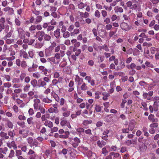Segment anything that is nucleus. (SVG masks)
Instances as JSON below:
<instances>
[{"instance_id":"nucleus-35","label":"nucleus","mask_w":159,"mask_h":159,"mask_svg":"<svg viewBox=\"0 0 159 159\" xmlns=\"http://www.w3.org/2000/svg\"><path fill=\"white\" fill-rule=\"evenodd\" d=\"M34 51L33 49H31L29 50L28 52V54L29 57L31 58H33L34 55Z\"/></svg>"},{"instance_id":"nucleus-36","label":"nucleus","mask_w":159,"mask_h":159,"mask_svg":"<svg viewBox=\"0 0 159 159\" xmlns=\"http://www.w3.org/2000/svg\"><path fill=\"white\" fill-rule=\"evenodd\" d=\"M8 135L10 137L13 139L14 136L15 135V131L14 130L12 131H9L8 132Z\"/></svg>"},{"instance_id":"nucleus-39","label":"nucleus","mask_w":159,"mask_h":159,"mask_svg":"<svg viewBox=\"0 0 159 159\" xmlns=\"http://www.w3.org/2000/svg\"><path fill=\"white\" fill-rule=\"evenodd\" d=\"M17 124L22 128H25V122L23 121H19L17 122Z\"/></svg>"},{"instance_id":"nucleus-21","label":"nucleus","mask_w":159,"mask_h":159,"mask_svg":"<svg viewBox=\"0 0 159 159\" xmlns=\"http://www.w3.org/2000/svg\"><path fill=\"white\" fill-rule=\"evenodd\" d=\"M44 125L50 128V129L53 127V124L52 122L51 121L46 120L44 122Z\"/></svg>"},{"instance_id":"nucleus-56","label":"nucleus","mask_w":159,"mask_h":159,"mask_svg":"<svg viewBox=\"0 0 159 159\" xmlns=\"http://www.w3.org/2000/svg\"><path fill=\"white\" fill-rule=\"evenodd\" d=\"M5 112V115L9 117H11L12 116V114L11 112H9L8 111H7V110H5L4 111Z\"/></svg>"},{"instance_id":"nucleus-61","label":"nucleus","mask_w":159,"mask_h":159,"mask_svg":"<svg viewBox=\"0 0 159 159\" xmlns=\"http://www.w3.org/2000/svg\"><path fill=\"white\" fill-rule=\"evenodd\" d=\"M86 108L87 110H90L93 107V104H90L87 102L86 103Z\"/></svg>"},{"instance_id":"nucleus-20","label":"nucleus","mask_w":159,"mask_h":159,"mask_svg":"<svg viewBox=\"0 0 159 159\" xmlns=\"http://www.w3.org/2000/svg\"><path fill=\"white\" fill-rule=\"evenodd\" d=\"M62 77H59L58 80H57L56 79H54L52 81V85L54 86L56 85L58 83H60V81L62 80Z\"/></svg>"},{"instance_id":"nucleus-57","label":"nucleus","mask_w":159,"mask_h":159,"mask_svg":"<svg viewBox=\"0 0 159 159\" xmlns=\"http://www.w3.org/2000/svg\"><path fill=\"white\" fill-rule=\"evenodd\" d=\"M15 22L16 25L18 26H20L21 24L20 20L18 18H16Z\"/></svg>"},{"instance_id":"nucleus-11","label":"nucleus","mask_w":159,"mask_h":159,"mask_svg":"<svg viewBox=\"0 0 159 159\" xmlns=\"http://www.w3.org/2000/svg\"><path fill=\"white\" fill-rule=\"evenodd\" d=\"M53 35L57 39H59L61 37L60 29L57 28L53 32Z\"/></svg>"},{"instance_id":"nucleus-33","label":"nucleus","mask_w":159,"mask_h":159,"mask_svg":"<svg viewBox=\"0 0 159 159\" xmlns=\"http://www.w3.org/2000/svg\"><path fill=\"white\" fill-rule=\"evenodd\" d=\"M16 102L18 104H21L20 106V108L23 107L25 105L24 103H23V101L19 98H17L16 99Z\"/></svg>"},{"instance_id":"nucleus-29","label":"nucleus","mask_w":159,"mask_h":159,"mask_svg":"<svg viewBox=\"0 0 159 159\" xmlns=\"http://www.w3.org/2000/svg\"><path fill=\"white\" fill-rule=\"evenodd\" d=\"M70 33L68 31H66L63 33V37L65 38H67L70 37Z\"/></svg>"},{"instance_id":"nucleus-23","label":"nucleus","mask_w":159,"mask_h":159,"mask_svg":"<svg viewBox=\"0 0 159 159\" xmlns=\"http://www.w3.org/2000/svg\"><path fill=\"white\" fill-rule=\"evenodd\" d=\"M114 10L116 13H122L123 12V10L122 7L118 6H116L114 8Z\"/></svg>"},{"instance_id":"nucleus-60","label":"nucleus","mask_w":159,"mask_h":159,"mask_svg":"<svg viewBox=\"0 0 159 159\" xmlns=\"http://www.w3.org/2000/svg\"><path fill=\"white\" fill-rule=\"evenodd\" d=\"M158 124L157 122H154L153 123L149 125V126L151 128H157L158 127Z\"/></svg>"},{"instance_id":"nucleus-15","label":"nucleus","mask_w":159,"mask_h":159,"mask_svg":"<svg viewBox=\"0 0 159 159\" xmlns=\"http://www.w3.org/2000/svg\"><path fill=\"white\" fill-rule=\"evenodd\" d=\"M39 70L41 71L43 74L45 75H47L48 72V70L43 66H40L39 67Z\"/></svg>"},{"instance_id":"nucleus-64","label":"nucleus","mask_w":159,"mask_h":159,"mask_svg":"<svg viewBox=\"0 0 159 159\" xmlns=\"http://www.w3.org/2000/svg\"><path fill=\"white\" fill-rule=\"evenodd\" d=\"M54 28V27L52 25H48L47 29V31L48 32H49L51 31H52L53 30Z\"/></svg>"},{"instance_id":"nucleus-42","label":"nucleus","mask_w":159,"mask_h":159,"mask_svg":"<svg viewBox=\"0 0 159 159\" xmlns=\"http://www.w3.org/2000/svg\"><path fill=\"white\" fill-rule=\"evenodd\" d=\"M31 84L34 87H37V81L35 79H34L31 81Z\"/></svg>"},{"instance_id":"nucleus-49","label":"nucleus","mask_w":159,"mask_h":159,"mask_svg":"<svg viewBox=\"0 0 159 159\" xmlns=\"http://www.w3.org/2000/svg\"><path fill=\"white\" fill-rule=\"evenodd\" d=\"M43 102L45 103H51L52 102V100L49 99L48 98H44L43 99Z\"/></svg>"},{"instance_id":"nucleus-50","label":"nucleus","mask_w":159,"mask_h":159,"mask_svg":"<svg viewBox=\"0 0 159 159\" xmlns=\"http://www.w3.org/2000/svg\"><path fill=\"white\" fill-rule=\"evenodd\" d=\"M42 20V17L40 16H38L35 19V23H40Z\"/></svg>"},{"instance_id":"nucleus-13","label":"nucleus","mask_w":159,"mask_h":159,"mask_svg":"<svg viewBox=\"0 0 159 159\" xmlns=\"http://www.w3.org/2000/svg\"><path fill=\"white\" fill-rule=\"evenodd\" d=\"M75 80L78 85H80L83 83V79L82 78H80L78 75H76L75 79Z\"/></svg>"},{"instance_id":"nucleus-44","label":"nucleus","mask_w":159,"mask_h":159,"mask_svg":"<svg viewBox=\"0 0 159 159\" xmlns=\"http://www.w3.org/2000/svg\"><path fill=\"white\" fill-rule=\"evenodd\" d=\"M69 110L68 109V106L65 104V105L63 106L62 107H61V111L63 112L65 111Z\"/></svg>"},{"instance_id":"nucleus-25","label":"nucleus","mask_w":159,"mask_h":159,"mask_svg":"<svg viewBox=\"0 0 159 159\" xmlns=\"http://www.w3.org/2000/svg\"><path fill=\"white\" fill-rule=\"evenodd\" d=\"M0 135L1 137L4 138L5 139H9V137L7 134L4 132L2 131L0 132Z\"/></svg>"},{"instance_id":"nucleus-59","label":"nucleus","mask_w":159,"mask_h":159,"mask_svg":"<svg viewBox=\"0 0 159 159\" xmlns=\"http://www.w3.org/2000/svg\"><path fill=\"white\" fill-rule=\"evenodd\" d=\"M68 5V9H70L71 10H74L75 9V6L73 4L70 3Z\"/></svg>"},{"instance_id":"nucleus-1","label":"nucleus","mask_w":159,"mask_h":159,"mask_svg":"<svg viewBox=\"0 0 159 159\" xmlns=\"http://www.w3.org/2000/svg\"><path fill=\"white\" fill-rule=\"evenodd\" d=\"M33 102L34 109L36 111H40L42 114H44L46 110L40 100L39 98H35L34 99Z\"/></svg>"},{"instance_id":"nucleus-2","label":"nucleus","mask_w":159,"mask_h":159,"mask_svg":"<svg viewBox=\"0 0 159 159\" xmlns=\"http://www.w3.org/2000/svg\"><path fill=\"white\" fill-rule=\"evenodd\" d=\"M50 79L48 77H45L42 79H39L37 81V87H43L46 88L47 83L50 82Z\"/></svg>"},{"instance_id":"nucleus-4","label":"nucleus","mask_w":159,"mask_h":159,"mask_svg":"<svg viewBox=\"0 0 159 159\" xmlns=\"http://www.w3.org/2000/svg\"><path fill=\"white\" fill-rule=\"evenodd\" d=\"M80 142V139L78 137L74 138L72 140L70 141V144L74 148H76L79 146V143Z\"/></svg>"},{"instance_id":"nucleus-28","label":"nucleus","mask_w":159,"mask_h":159,"mask_svg":"<svg viewBox=\"0 0 159 159\" xmlns=\"http://www.w3.org/2000/svg\"><path fill=\"white\" fill-rule=\"evenodd\" d=\"M102 108V106H100L96 104L94 107L95 111L97 112H100L101 111Z\"/></svg>"},{"instance_id":"nucleus-52","label":"nucleus","mask_w":159,"mask_h":159,"mask_svg":"<svg viewBox=\"0 0 159 159\" xmlns=\"http://www.w3.org/2000/svg\"><path fill=\"white\" fill-rule=\"evenodd\" d=\"M18 118L20 120H26V117L24 114L20 115L18 116Z\"/></svg>"},{"instance_id":"nucleus-27","label":"nucleus","mask_w":159,"mask_h":159,"mask_svg":"<svg viewBox=\"0 0 159 159\" xmlns=\"http://www.w3.org/2000/svg\"><path fill=\"white\" fill-rule=\"evenodd\" d=\"M80 89L82 90L85 91L88 90L89 88L87 85V84L85 83H83L80 87Z\"/></svg>"},{"instance_id":"nucleus-5","label":"nucleus","mask_w":159,"mask_h":159,"mask_svg":"<svg viewBox=\"0 0 159 159\" xmlns=\"http://www.w3.org/2000/svg\"><path fill=\"white\" fill-rule=\"evenodd\" d=\"M27 155L29 156L30 159H36L38 157L37 154L33 150L31 149L29 150Z\"/></svg>"},{"instance_id":"nucleus-43","label":"nucleus","mask_w":159,"mask_h":159,"mask_svg":"<svg viewBox=\"0 0 159 159\" xmlns=\"http://www.w3.org/2000/svg\"><path fill=\"white\" fill-rule=\"evenodd\" d=\"M108 153V151L107 150L105 147L103 148L102 150V154L104 156H106Z\"/></svg>"},{"instance_id":"nucleus-19","label":"nucleus","mask_w":159,"mask_h":159,"mask_svg":"<svg viewBox=\"0 0 159 159\" xmlns=\"http://www.w3.org/2000/svg\"><path fill=\"white\" fill-rule=\"evenodd\" d=\"M110 154L112 156H113L114 159H120L121 156L120 154L118 153H115L114 152H111Z\"/></svg>"},{"instance_id":"nucleus-26","label":"nucleus","mask_w":159,"mask_h":159,"mask_svg":"<svg viewBox=\"0 0 159 159\" xmlns=\"http://www.w3.org/2000/svg\"><path fill=\"white\" fill-rule=\"evenodd\" d=\"M48 111L50 113H57L59 112V110L58 109H56L53 107H51L48 109Z\"/></svg>"},{"instance_id":"nucleus-62","label":"nucleus","mask_w":159,"mask_h":159,"mask_svg":"<svg viewBox=\"0 0 159 159\" xmlns=\"http://www.w3.org/2000/svg\"><path fill=\"white\" fill-rule=\"evenodd\" d=\"M65 100L63 98H61L60 99V105L61 106H63L64 104L65 105Z\"/></svg>"},{"instance_id":"nucleus-3","label":"nucleus","mask_w":159,"mask_h":159,"mask_svg":"<svg viewBox=\"0 0 159 159\" xmlns=\"http://www.w3.org/2000/svg\"><path fill=\"white\" fill-rule=\"evenodd\" d=\"M50 43L51 45L48 47V48L46 49L45 51V55L47 56L51 55L52 51L57 46V43L54 41H51Z\"/></svg>"},{"instance_id":"nucleus-54","label":"nucleus","mask_w":159,"mask_h":159,"mask_svg":"<svg viewBox=\"0 0 159 159\" xmlns=\"http://www.w3.org/2000/svg\"><path fill=\"white\" fill-rule=\"evenodd\" d=\"M74 25L73 24L70 25L67 29L68 31L69 32H72L74 28Z\"/></svg>"},{"instance_id":"nucleus-53","label":"nucleus","mask_w":159,"mask_h":159,"mask_svg":"<svg viewBox=\"0 0 159 159\" xmlns=\"http://www.w3.org/2000/svg\"><path fill=\"white\" fill-rule=\"evenodd\" d=\"M27 122L28 124L32 125L34 124L33 118L32 117L29 118L27 119Z\"/></svg>"},{"instance_id":"nucleus-12","label":"nucleus","mask_w":159,"mask_h":159,"mask_svg":"<svg viewBox=\"0 0 159 159\" xmlns=\"http://www.w3.org/2000/svg\"><path fill=\"white\" fill-rule=\"evenodd\" d=\"M76 131L77 134L80 137L83 136V134H84V129L82 127H79L76 129Z\"/></svg>"},{"instance_id":"nucleus-55","label":"nucleus","mask_w":159,"mask_h":159,"mask_svg":"<svg viewBox=\"0 0 159 159\" xmlns=\"http://www.w3.org/2000/svg\"><path fill=\"white\" fill-rule=\"evenodd\" d=\"M20 66H21L24 69L27 66V64L26 62L25 61H22L21 62V64Z\"/></svg>"},{"instance_id":"nucleus-14","label":"nucleus","mask_w":159,"mask_h":159,"mask_svg":"<svg viewBox=\"0 0 159 159\" xmlns=\"http://www.w3.org/2000/svg\"><path fill=\"white\" fill-rule=\"evenodd\" d=\"M148 119L152 123L157 122H158V119L157 118H155L154 115L152 114H151L148 116Z\"/></svg>"},{"instance_id":"nucleus-32","label":"nucleus","mask_w":159,"mask_h":159,"mask_svg":"<svg viewBox=\"0 0 159 159\" xmlns=\"http://www.w3.org/2000/svg\"><path fill=\"white\" fill-rule=\"evenodd\" d=\"M80 30L79 29L76 28L74 29L73 31L70 32V35L71 36H74L75 34H78L79 33Z\"/></svg>"},{"instance_id":"nucleus-18","label":"nucleus","mask_w":159,"mask_h":159,"mask_svg":"<svg viewBox=\"0 0 159 159\" xmlns=\"http://www.w3.org/2000/svg\"><path fill=\"white\" fill-rule=\"evenodd\" d=\"M113 115L112 114H110L106 116L105 118V121L108 122H111L113 120Z\"/></svg>"},{"instance_id":"nucleus-24","label":"nucleus","mask_w":159,"mask_h":159,"mask_svg":"<svg viewBox=\"0 0 159 159\" xmlns=\"http://www.w3.org/2000/svg\"><path fill=\"white\" fill-rule=\"evenodd\" d=\"M20 54L25 59H28L29 57L27 53L25 51H20Z\"/></svg>"},{"instance_id":"nucleus-40","label":"nucleus","mask_w":159,"mask_h":159,"mask_svg":"<svg viewBox=\"0 0 159 159\" xmlns=\"http://www.w3.org/2000/svg\"><path fill=\"white\" fill-rule=\"evenodd\" d=\"M92 121L91 120H85L83 122V124L84 125H87L92 123Z\"/></svg>"},{"instance_id":"nucleus-37","label":"nucleus","mask_w":159,"mask_h":159,"mask_svg":"<svg viewBox=\"0 0 159 159\" xmlns=\"http://www.w3.org/2000/svg\"><path fill=\"white\" fill-rule=\"evenodd\" d=\"M43 46V44L40 42H36L34 45V47L37 48H41Z\"/></svg>"},{"instance_id":"nucleus-38","label":"nucleus","mask_w":159,"mask_h":159,"mask_svg":"<svg viewBox=\"0 0 159 159\" xmlns=\"http://www.w3.org/2000/svg\"><path fill=\"white\" fill-rule=\"evenodd\" d=\"M8 151V148L7 147H4L3 148H0V153L6 154Z\"/></svg>"},{"instance_id":"nucleus-22","label":"nucleus","mask_w":159,"mask_h":159,"mask_svg":"<svg viewBox=\"0 0 159 159\" xmlns=\"http://www.w3.org/2000/svg\"><path fill=\"white\" fill-rule=\"evenodd\" d=\"M51 95L54 98L56 101L57 102H59L60 98L54 92H52L51 93Z\"/></svg>"},{"instance_id":"nucleus-7","label":"nucleus","mask_w":159,"mask_h":159,"mask_svg":"<svg viewBox=\"0 0 159 159\" xmlns=\"http://www.w3.org/2000/svg\"><path fill=\"white\" fill-rule=\"evenodd\" d=\"M29 132L30 131L28 129H19V134L21 135L23 138H25L28 135Z\"/></svg>"},{"instance_id":"nucleus-34","label":"nucleus","mask_w":159,"mask_h":159,"mask_svg":"<svg viewBox=\"0 0 159 159\" xmlns=\"http://www.w3.org/2000/svg\"><path fill=\"white\" fill-rule=\"evenodd\" d=\"M102 95H103L102 98L104 100H107L108 99V97L110 96V94L109 93L107 92H103L102 93Z\"/></svg>"},{"instance_id":"nucleus-51","label":"nucleus","mask_w":159,"mask_h":159,"mask_svg":"<svg viewBox=\"0 0 159 159\" xmlns=\"http://www.w3.org/2000/svg\"><path fill=\"white\" fill-rule=\"evenodd\" d=\"M77 6L78 8L80 9H82L84 8L85 6L84 5V3L82 2H80L77 5Z\"/></svg>"},{"instance_id":"nucleus-17","label":"nucleus","mask_w":159,"mask_h":159,"mask_svg":"<svg viewBox=\"0 0 159 159\" xmlns=\"http://www.w3.org/2000/svg\"><path fill=\"white\" fill-rule=\"evenodd\" d=\"M136 143V139H135L131 140H128L125 141V143L127 146H129L131 144H134Z\"/></svg>"},{"instance_id":"nucleus-63","label":"nucleus","mask_w":159,"mask_h":159,"mask_svg":"<svg viewBox=\"0 0 159 159\" xmlns=\"http://www.w3.org/2000/svg\"><path fill=\"white\" fill-rule=\"evenodd\" d=\"M112 28V25L110 24H107L105 27V29L107 30H110Z\"/></svg>"},{"instance_id":"nucleus-30","label":"nucleus","mask_w":159,"mask_h":159,"mask_svg":"<svg viewBox=\"0 0 159 159\" xmlns=\"http://www.w3.org/2000/svg\"><path fill=\"white\" fill-rule=\"evenodd\" d=\"M13 32V30H10V31L9 32H8L6 35L3 38V39H6L7 38L10 37L11 36Z\"/></svg>"},{"instance_id":"nucleus-6","label":"nucleus","mask_w":159,"mask_h":159,"mask_svg":"<svg viewBox=\"0 0 159 159\" xmlns=\"http://www.w3.org/2000/svg\"><path fill=\"white\" fill-rule=\"evenodd\" d=\"M120 26L122 30L126 31H128L131 28V27L128 24L125 22L121 23L120 25Z\"/></svg>"},{"instance_id":"nucleus-8","label":"nucleus","mask_w":159,"mask_h":159,"mask_svg":"<svg viewBox=\"0 0 159 159\" xmlns=\"http://www.w3.org/2000/svg\"><path fill=\"white\" fill-rule=\"evenodd\" d=\"M16 31L18 32V36L21 39L25 38V32L23 29L21 27H17L16 28Z\"/></svg>"},{"instance_id":"nucleus-16","label":"nucleus","mask_w":159,"mask_h":159,"mask_svg":"<svg viewBox=\"0 0 159 159\" xmlns=\"http://www.w3.org/2000/svg\"><path fill=\"white\" fill-rule=\"evenodd\" d=\"M135 122L134 120H132L130 121L128 125V128L130 130L132 131L134 129L135 125Z\"/></svg>"},{"instance_id":"nucleus-41","label":"nucleus","mask_w":159,"mask_h":159,"mask_svg":"<svg viewBox=\"0 0 159 159\" xmlns=\"http://www.w3.org/2000/svg\"><path fill=\"white\" fill-rule=\"evenodd\" d=\"M51 36L49 34L45 33L44 38L45 40L49 41L51 40Z\"/></svg>"},{"instance_id":"nucleus-10","label":"nucleus","mask_w":159,"mask_h":159,"mask_svg":"<svg viewBox=\"0 0 159 159\" xmlns=\"http://www.w3.org/2000/svg\"><path fill=\"white\" fill-rule=\"evenodd\" d=\"M7 146L10 148H12L14 149H16L17 148L16 144L14 141L11 142H8L7 143Z\"/></svg>"},{"instance_id":"nucleus-47","label":"nucleus","mask_w":159,"mask_h":159,"mask_svg":"<svg viewBox=\"0 0 159 159\" xmlns=\"http://www.w3.org/2000/svg\"><path fill=\"white\" fill-rule=\"evenodd\" d=\"M33 139L32 137H29L27 139V142L30 144V147H32V143L33 142Z\"/></svg>"},{"instance_id":"nucleus-58","label":"nucleus","mask_w":159,"mask_h":159,"mask_svg":"<svg viewBox=\"0 0 159 159\" xmlns=\"http://www.w3.org/2000/svg\"><path fill=\"white\" fill-rule=\"evenodd\" d=\"M38 55L41 58L43 57L44 56V54L43 51H41L37 52Z\"/></svg>"},{"instance_id":"nucleus-31","label":"nucleus","mask_w":159,"mask_h":159,"mask_svg":"<svg viewBox=\"0 0 159 159\" xmlns=\"http://www.w3.org/2000/svg\"><path fill=\"white\" fill-rule=\"evenodd\" d=\"M7 125L8 128L12 129L13 127V125L12 122L9 120H7Z\"/></svg>"},{"instance_id":"nucleus-46","label":"nucleus","mask_w":159,"mask_h":159,"mask_svg":"<svg viewBox=\"0 0 159 159\" xmlns=\"http://www.w3.org/2000/svg\"><path fill=\"white\" fill-rule=\"evenodd\" d=\"M39 143V142H38V140L37 139H35L34 140H33V142L32 143V147L34 146L35 147L38 146Z\"/></svg>"},{"instance_id":"nucleus-9","label":"nucleus","mask_w":159,"mask_h":159,"mask_svg":"<svg viewBox=\"0 0 159 159\" xmlns=\"http://www.w3.org/2000/svg\"><path fill=\"white\" fill-rule=\"evenodd\" d=\"M45 33L43 31H39L37 33L36 35L38 39L40 42H41L43 40Z\"/></svg>"},{"instance_id":"nucleus-45","label":"nucleus","mask_w":159,"mask_h":159,"mask_svg":"<svg viewBox=\"0 0 159 159\" xmlns=\"http://www.w3.org/2000/svg\"><path fill=\"white\" fill-rule=\"evenodd\" d=\"M70 111L68 110L66 111H64L62 113V115L65 117H67L69 116L70 114Z\"/></svg>"},{"instance_id":"nucleus-48","label":"nucleus","mask_w":159,"mask_h":159,"mask_svg":"<svg viewBox=\"0 0 159 159\" xmlns=\"http://www.w3.org/2000/svg\"><path fill=\"white\" fill-rule=\"evenodd\" d=\"M158 106V102L157 101L154 102L153 105V107L154 108V111H157Z\"/></svg>"}]
</instances>
